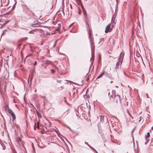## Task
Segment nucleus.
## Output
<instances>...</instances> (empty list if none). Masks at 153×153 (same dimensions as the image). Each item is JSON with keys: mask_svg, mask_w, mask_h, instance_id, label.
I'll return each instance as SVG.
<instances>
[{"mask_svg": "<svg viewBox=\"0 0 153 153\" xmlns=\"http://www.w3.org/2000/svg\"><path fill=\"white\" fill-rule=\"evenodd\" d=\"M63 14L64 15H65L64 11L63 10Z\"/></svg>", "mask_w": 153, "mask_h": 153, "instance_id": "c9c22d12", "label": "nucleus"}, {"mask_svg": "<svg viewBox=\"0 0 153 153\" xmlns=\"http://www.w3.org/2000/svg\"><path fill=\"white\" fill-rule=\"evenodd\" d=\"M151 129L153 130V126L151 128Z\"/></svg>", "mask_w": 153, "mask_h": 153, "instance_id": "37998d69", "label": "nucleus"}, {"mask_svg": "<svg viewBox=\"0 0 153 153\" xmlns=\"http://www.w3.org/2000/svg\"><path fill=\"white\" fill-rule=\"evenodd\" d=\"M79 4H80V1H79Z\"/></svg>", "mask_w": 153, "mask_h": 153, "instance_id": "3c124183", "label": "nucleus"}, {"mask_svg": "<svg viewBox=\"0 0 153 153\" xmlns=\"http://www.w3.org/2000/svg\"><path fill=\"white\" fill-rule=\"evenodd\" d=\"M32 145L33 149H32V150L31 153H35V152H34V150L33 147V143H32Z\"/></svg>", "mask_w": 153, "mask_h": 153, "instance_id": "f8f14e48", "label": "nucleus"}, {"mask_svg": "<svg viewBox=\"0 0 153 153\" xmlns=\"http://www.w3.org/2000/svg\"><path fill=\"white\" fill-rule=\"evenodd\" d=\"M39 121L37 122V125H36V127L37 128H39Z\"/></svg>", "mask_w": 153, "mask_h": 153, "instance_id": "2eb2a0df", "label": "nucleus"}, {"mask_svg": "<svg viewBox=\"0 0 153 153\" xmlns=\"http://www.w3.org/2000/svg\"><path fill=\"white\" fill-rule=\"evenodd\" d=\"M1 21V20H0V22Z\"/></svg>", "mask_w": 153, "mask_h": 153, "instance_id": "5fc2aeb1", "label": "nucleus"}, {"mask_svg": "<svg viewBox=\"0 0 153 153\" xmlns=\"http://www.w3.org/2000/svg\"><path fill=\"white\" fill-rule=\"evenodd\" d=\"M54 131H55V132H57V131H56V130H54Z\"/></svg>", "mask_w": 153, "mask_h": 153, "instance_id": "79ce46f5", "label": "nucleus"}, {"mask_svg": "<svg viewBox=\"0 0 153 153\" xmlns=\"http://www.w3.org/2000/svg\"><path fill=\"white\" fill-rule=\"evenodd\" d=\"M104 74H105V73H104V71H103L102 72H101L100 73V74L101 76H102Z\"/></svg>", "mask_w": 153, "mask_h": 153, "instance_id": "dca6fc26", "label": "nucleus"}, {"mask_svg": "<svg viewBox=\"0 0 153 153\" xmlns=\"http://www.w3.org/2000/svg\"><path fill=\"white\" fill-rule=\"evenodd\" d=\"M115 24V23H114V22H113L112 23V27H114V26Z\"/></svg>", "mask_w": 153, "mask_h": 153, "instance_id": "5701e85b", "label": "nucleus"}, {"mask_svg": "<svg viewBox=\"0 0 153 153\" xmlns=\"http://www.w3.org/2000/svg\"><path fill=\"white\" fill-rule=\"evenodd\" d=\"M57 40H56V42H55V44H54V45H53V47H55V46H56V42H57Z\"/></svg>", "mask_w": 153, "mask_h": 153, "instance_id": "bb28decb", "label": "nucleus"}, {"mask_svg": "<svg viewBox=\"0 0 153 153\" xmlns=\"http://www.w3.org/2000/svg\"><path fill=\"white\" fill-rule=\"evenodd\" d=\"M109 96V98H110V100H111V99L112 98V99L113 98V96L112 95H110Z\"/></svg>", "mask_w": 153, "mask_h": 153, "instance_id": "b1692460", "label": "nucleus"}, {"mask_svg": "<svg viewBox=\"0 0 153 153\" xmlns=\"http://www.w3.org/2000/svg\"><path fill=\"white\" fill-rule=\"evenodd\" d=\"M85 144L87 145H88V146H89V147H90V146H91L90 145H89V144H88V143L86 142H85Z\"/></svg>", "mask_w": 153, "mask_h": 153, "instance_id": "6ab92c4d", "label": "nucleus"}, {"mask_svg": "<svg viewBox=\"0 0 153 153\" xmlns=\"http://www.w3.org/2000/svg\"><path fill=\"white\" fill-rule=\"evenodd\" d=\"M16 73V71H15L14 72V74L15 75V73Z\"/></svg>", "mask_w": 153, "mask_h": 153, "instance_id": "a19ab883", "label": "nucleus"}, {"mask_svg": "<svg viewBox=\"0 0 153 153\" xmlns=\"http://www.w3.org/2000/svg\"><path fill=\"white\" fill-rule=\"evenodd\" d=\"M150 133L149 132H148L147 133V134L146 136V140L148 141L149 140V139H148V138L150 137Z\"/></svg>", "mask_w": 153, "mask_h": 153, "instance_id": "1a4fd4ad", "label": "nucleus"}, {"mask_svg": "<svg viewBox=\"0 0 153 153\" xmlns=\"http://www.w3.org/2000/svg\"><path fill=\"white\" fill-rule=\"evenodd\" d=\"M66 14H67V13L66 12Z\"/></svg>", "mask_w": 153, "mask_h": 153, "instance_id": "864d4df0", "label": "nucleus"}, {"mask_svg": "<svg viewBox=\"0 0 153 153\" xmlns=\"http://www.w3.org/2000/svg\"><path fill=\"white\" fill-rule=\"evenodd\" d=\"M112 82H113V81H111V83H112Z\"/></svg>", "mask_w": 153, "mask_h": 153, "instance_id": "de8ad7c7", "label": "nucleus"}, {"mask_svg": "<svg viewBox=\"0 0 153 153\" xmlns=\"http://www.w3.org/2000/svg\"><path fill=\"white\" fill-rule=\"evenodd\" d=\"M3 34H4V32H3V33H2V35H1V36L2 35H3Z\"/></svg>", "mask_w": 153, "mask_h": 153, "instance_id": "c03bdc74", "label": "nucleus"}, {"mask_svg": "<svg viewBox=\"0 0 153 153\" xmlns=\"http://www.w3.org/2000/svg\"><path fill=\"white\" fill-rule=\"evenodd\" d=\"M104 39V38H100V42H99V44L101 42L103 41Z\"/></svg>", "mask_w": 153, "mask_h": 153, "instance_id": "4468645a", "label": "nucleus"}, {"mask_svg": "<svg viewBox=\"0 0 153 153\" xmlns=\"http://www.w3.org/2000/svg\"><path fill=\"white\" fill-rule=\"evenodd\" d=\"M16 4H14L13 5V7H12V8L13 9V7H14V6Z\"/></svg>", "mask_w": 153, "mask_h": 153, "instance_id": "72a5a7b5", "label": "nucleus"}, {"mask_svg": "<svg viewBox=\"0 0 153 153\" xmlns=\"http://www.w3.org/2000/svg\"><path fill=\"white\" fill-rule=\"evenodd\" d=\"M51 72L53 74L55 72V71L52 69H51Z\"/></svg>", "mask_w": 153, "mask_h": 153, "instance_id": "f3484780", "label": "nucleus"}, {"mask_svg": "<svg viewBox=\"0 0 153 153\" xmlns=\"http://www.w3.org/2000/svg\"><path fill=\"white\" fill-rule=\"evenodd\" d=\"M36 127H34V129L35 130H36Z\"/></svg>", "mask_w": 153, "mask_h": 153, "instance_id": "c85d7f7f", "label": "nucleus"}, {"mask_svg": "<svg viewBox=\"0 0 153 153\" xmlns=\"http://www.w3.org/2000/svg\"><path fill=\"white\" fill-rule=\"evenodd\" d=\"M95 152H96V153H98L96 150H95Z\"/></svg>", "mask_w": 153, "mask_h": 153, "instance_id": "4c0bfd02", "label": "nucleus"}, {"mask_svg": "<svg viewBox=\"0 0 153 153\" xmlns=\"http://www.w3.org/2000/svg\"><path fill=\"white\" fill-rule=\"evenodd\" d=\"M13 102H14V103H16V102L15 101V100H14H14H13Z\"/></svg>", "mask_w": 153, "mask_h": 153, "instance_id": "f704fd0d", "label": "nucleus"}, {"mask_svg": "<svg viewBox=\"0 0 153 153\" xmlns=\"http://www.w3.org/2000/svg\"><path fill=\"white\" fill-rule=\"evenodd\" d=\"M8 112L10 113L12 117L13 120H14L16 119L15 115L11 109L10 108H8L7 109Z\"/></svg>", "mask_w": 153, "mask_h": 153, "instance_id": "7ed1b4c3", "label": "nucleus"}, {"mask_svg": "<svg viewBox=\"0 0 153 153\" xmlns=\"http://www.w3.org/2000/svg\"><path fill=\"white\" fill-rule=\"evenodd\" d=\"M137 120H138V121L139 122H140V121H141V123H143V120H142L141 117V116H139V117H138Z\"/></svg>", "mask_w": 153, "mask_h": 153, "instance_id": "9d476101", "label": "nucleus"}, {"mask_svg": "<svg viewBox=\"0 0 153 153\" xmlns=\"http://www.w3.org/2000/svg\"><path fill=\"white\" fill-rule=\"evenodd\" d=\"M114 100L116 103H118L120 102V100L119 95L117 94L116 95L115 94Z\"/></svg>", "mask_w": 153, "mask_h": 153, "instance_id": "39448f33", "label": "nucleus"}, {"mask_svg": "<svg viewBox=\"0 0 153 153\" xmlns=\"http://www.w3.org/2000/svg\"><path fill=\"white\" fill-rule=\"evenodd\" d=\"M86 24L87 26H88V24L86 21Z\"/></svg>", "mask_w": 153, "mask_h": 153, "instance_id": "a878e982", "label": "nucleus"}, {"mask_svg": "<svg viewBox=\"0 0 153 153\" xmlns=\"http://www.w3.org/2000/svg\"><path fill=\"white\" fill-rule=\"evenodd\" d=\"M110 25H108L106 27L105 32L106 33H107L108 32L109 29L110 28Z\"/></svg>", "mask_w": 153, "mask_h": 153, "instance_id": "0eeeda50", "label": "nucleus"}, {"mask_svg": "<svg viewBox=\"0 0 153 153\" xmlns=\"http://www.w3.org/2000/svg\"><path fill=\"white\" fill-rule=\"evenodd\" d=\"M87 29L88 33L89 35V39L91 48V53H92V50L95 48L94 45L93 41V39L92 38V34L90 32L91 30L89 27V28H87Z\"/></svg>", "mask_w": 153, "mask_h": 153, "instance_id": "f257e3e1", "label": "nucleus"}, {"mask_svg": "<svg viewBox=\"0 0 153 153\" xmlns=\"http://www.w3.org/2000/svg\"><path fill=\"white\" fill-rule=\"evenodd\" d=\"M124 54V53L121 52L120 55L119 57L118 58L119 61L117 62L116 64L115 68L118 69L120 68L121 66L123 58V56H122L121 55Z\"/></svg>", "mask_w": 153, "mask_h": 153, "instance_id": "f03ea898", "label": "nucleus"}, {"mask_svg": "<svg viewBox=\"0 0 153 153\" xmlns=\"http://www.w3.org/2000/svg\"><path fill=\"white\" fill-rule=\"evenodd\" d=\"M68 14H69V12L68 11Z\"/></svg>", "mask_w": 153, "mask_h": 153, "instance_id": "8fccbe9b", "label": "nucleus"}, {"mask_svg": "<svg viewBox=\"0 0 153 153\" xmlns=\"http://www.w3.org/2000/svg\"><path fill=\"white\" fill-rule=\"evenodd\" d=\"M65 102H66V100H65Z\"/></svg>", "mask_w": 153, "mask_h": 153, "instance_id": "09e8293b", "label": "nucleus"}, {"mask_svg": "<svg viewBox=\"0 0 153 153\" xmlns=\"http://www.w3.org/2000/svg\"><path fill=\"white\" fill-rule=\"evenodd\" d=\"M110 92H109L108 93V95L109 96H110Z\"/></svg>", "mask_w": 153, "mask_h": 153, "instance_id": "e433bc0d", "label": "nucleus"}, {"mask_svg": "<svg viewBox=\"0 0 153 153\" xmlns=\"http://www.w3.org/2000/svg\"><path fill=\"white\" fill-rule=\"evenodd\" d=\"M70 7L71 9H72V6L71 4H70Z\"/></svg>", "mask_w": 153, "mask_h": 153, "instance_id": "c756f323", "label": "nucleus"}, {"mask_svg": "<svg viewBox=\"0 0 153 153\" xmlns=\"http://www.w3.org/2000/svg\"><path fill=\"white\" fill-rule=\"evenodd\" d=\"M135 153H138V152H137V151L136 152V150L135 149Z\"/></svg>", "mask_w": 153, "mask_h": 153, "instance_id": "7c9ffc66", "label": "nucleus"}, {"mask_svg": "<svg viewBox=\"0 0 153 153\" xmlns=\"http://www.w3.org/2000/svg\"><path fill=\"white\" fill-rule=\"evenodd\" d=\"M34 122H35V123H34V127H36V121L35 120Z\"/></svg>", "mask_w": 153, "mask_h": 153, "instance_id": "4be33fe9", "label": "nucleus"}, {"mask_svg": "<svg viewBox=\"0 0 153 153\" xmlns=\"http://www.w3.org/2000/svg\"><path fill=\"white\" fill-rule=\"evenodd\" d=\"M37 64V62L36 61H35L34 64V65H35Z\"/></svg>", "mask_w": 153, "mask_h": 153, "instance_id": "393cba45", "label": "nucleus"}, {"mask_svg": "<svg viewBox=\"0 0 153 153\" xmlns=\"http://www.w3.org/2000/svg\"><path fill=\"white\" fill-rule=\"evenodd\" d=\"M102 76H101L100 74L98 77H97V79L100 78L102 77Z\"/></svg>", "mask_w": 153, "mask_h": 153, "instance_id": "412c9836", "label": "nucleus"}, {"mask_svg": "<svg viewBox=\"0 0 153 153\" xmlns=\"http://www.w3.org/2000/svg\"><path fill=\"white\" fill-rule=\"evenodd\" d=\"M63 125H64V126H65L67 128H68L70 130H71V128H70L67 126V125H66V124H64V123H63Z\"/></svg>", "mask_w": 153, "mask_h": 153, "instance_id": "ddd939ff", "label": "nucleus"}, {"mask_svg": "<svg viewBox=\"0 0 153 153\" xmlns=\"http://www.w3.org/2000/svg\"><path fill=\"white\" fill-rule=\"evenodd\" d=\"M105 76L106 77H108L110 79H111L112 78V76H111V75L110 74L105 73Z\"/></svg>", "mask_w": 153, "mask_h": 153, "instance_id": "6e6552de", "label": "nucleus"}, {"mask_svg": "<svg viewBox=\"0 0 153 153\" xmlns=\"http://www.w3.org/2000/svg\"><path fill=\"white\" fill-rule=\"evenodd\" d=\"M148 94H147V97L148 98H149V97H148Z\"/></svg>", "mask_w": 153, "mask_h": 153, "instance_id": "58836bf2", "label": "nucleus"}, {"mask_svg": "<svg viewBox=\"0 0 153 153\" xmlns=\"http://www.w3.org/2000/svg\"><path fill=\"white\" fill-rule=\"evenodd\" d=\"M91 149H92V150L93 151H95V150H96L94 149L92 147H91V146H90V147Z\"/></svg>", "mask_w": 153, "mask_h": 153, "instance_id": "a211bd4d", "label": "nucleus"}, {"mask_svg": "<svg viewBox=\"0 0 153 153\" xmlns=\"http://www.w3.org/2000/svg\"><path fill=\"white\" fill-rule=\"evenodd\" d=\"M104 145L106 147V146H105V144H104Z\"/></svg>", "mask_w": 153, "mask_h": 153, "instance_id": "49530a36", "label": "nucleus"}, {"mask_svg": "<svg viewBox=\"0 0 153 153\" xmlns=\"http://www.w3.org/2000/svg\"><path fill=\"white\" fill-rule=\"evenodd\" d=\"M81 7L82 10H83V13H84V16L85 17V19L86 20H87V21H88V16L87 15V12H86V10H85V8L84 6L83 5H81Z\"/></svg>", "mask_w": 153, "mask_h": 153, "instance_id": "20e7f679", "label": "nucleus"}, {"mask_svg": "<svg viewBox=\"0 0 153 153\" xmlns=\"http://www.w3.org/2000/svg\"><path fill=\"white\" fill-rule=\"evenodd\" d=\"M37 113L38 115V117L39 118H41L42 117L41 115H40V114H39V112L37 111Z\"/></svg>", "mask_w": 153, "mask_h": 153, "instance_id": "9b49d317", "label": "nucleus"}, {"mask_svg": "<svg viewBox=\"0 0 153 153\" xmlns=\"http://www.w3.org/2000/svg\"><path fill=\"white\" fill-rule=\"evenodd\" d=\"M1 4L4 7L7 6L9 4V0H1Z\"/></svg>", "mask_w": 153, "mask_h": 153, "instance_id": "423d86ee", "label": "nucleus"}, {"mask_svg": "<svg viewBox=\"0 0 153 153\" xmlns=\"http://www.w3.org/2000/svg\"><path fill=\"white\" fill-rule=\"evenodd\" d=\"M90 68L89 69V71L90 70Z\"/></svg>", "mask_w": 153, "mask_h": 153, "instance_id": "a18cd8bd", "label": "nucleus"}, {"mask_svg": "<svg viewBox=\"0 0 153 153\" xmlns=\"http://www.w3.org/2000/svg\"><path fill=\"white\" fill-rule=\"evenodd\" d=\"M74 23H72V24H71L70 26H69L68 27V28L71 27L73 25Z\"/></svg>", "mask_w": 153, "mask_h": 153, "instance_id": "aec40b11", "label": "nucleus"}, {"mask_svg": "<svg viewBox=\"0 0 153 153\" xmlns=\"http://www.w3.org/2000/svg\"><path fill=\"white\" fill-rule=\"evenodd\" d=\"M21 46V44H19L18 45V47H20Z\"/></svg>", "mask_w": 153, "mask_h": 153, "instance_id": "2f4dec72", "label": "nucleus"}, {"mask_svg": "<svg viewBox=\"0 0 153 153\" xmlns=\"http://www.w3.org/2000/svg\"><path fill=\"white\" fill-rule=\"evenodd\" d=\"M14 1H15V4H16V3H17L16 0H14Z\"/></svg>", "mask_w": 153, "mask_h": 153, "instance_id": "473e14b6", "label": "nucleus"}, {"mask_svg": "<svg viewBox=\"0 0 153 153\" xmlns=\"http://www.w3.org/2000/svg\"><path fill=\"white\" fill-rule=\"evenodd\" d=\"M93 63V62H91V64Z\"/></svg>", "mask_w": 153, "mask_h": 153, "instance_id": "603ef678", "label": "nucleus"}, {"mask_svg": "<svg viewBox=\"0 0 153 153\" xmlns=\"http://www.w3.org/2000/svg\"><path fill=\"white\" fill-rule=\"evenodd\" d=\"M113 17L112 18V21H111V22H112V20L113 19Z\"/></svg>", "mask_w": 153, "mask_h": 153, "instance_id": "ea45409f", "label": "nucleus"}, {"mask_svg": "<svg viewBox=\"0 0 153 153\" xmlns=\"http://www.w3.org/2000/svg\"><path fill=\"white\" fill-rule=\"evenodd\" d=\"M81 11L80 10V9L79 10V12H78V13L79 14H81Z\"/></svg>", "mask_w": 153, "mask_h": 153, "instance_id": "cd10ccee", "label": "nucleus"}]
</instances>
